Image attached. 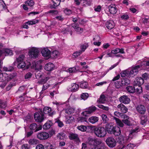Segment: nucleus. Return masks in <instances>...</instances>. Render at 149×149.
I'll return each mask as SVG.
<instances>
[{
  "instance_id": "f03ea898",
  "label": "nucleus",
  "mask_w": 149,
  "mask_h": 149,
  "mask_svg": "<svg viewBox=\"0 0 149 149\" xmlns=\"http://www.w3.org/2000/svg\"><path fill=\"white\" fill-rule=\"evenodd\" d=\"M88 143L89 145L94 147L95 149L97 145L101 143L102 142L97 139L89 137L88 139Z\"/></svg>"
},
{
  "instance_id": "b1692460",
  "label": "nucleus",
  "mask_w": 149,
  "mask_h": 149,
  "mask_svg": "<svg viewBox=\"0 0 149 149\" xmlns=\"http://www.w3.org/2000/svg\"><path fill=\"white\" fill-rule=\"evenodd\" d=\"M134 86H135L134 93H136V94L138 95H139L142 93L143 90L141 86H138L137 85H134Z\"/></svg>"
},
{
  "instance_id": "7c9ffc66",
  "label": "nucleus",
  "mask_w": 149,
  "mask_h": 149,
  "mask_svg": "<svg viewBox=\"0 0 149 149\" xmlns=\"http://www.w3.org/2000/svg\"><path fill=\"white\" fill-rule=\"evenodd\" d=\"M59 55V53L57 51H54L50 53V57H51L53 58H57Z\"/></svg>"
},
{
  "instance_id": "393cba45",
  "label": "nucleus",
  "mask_w": 149,
  "mask_h": 149,
  "mask_svg": "<svg viewBox=\"0 0 149 149\" xmlns=\"http://www.w3.org/2000/svg\"><path fill=\"white\" fill-rule=\"evenodd\" d=\"M43 113L45 114H48L50 116L53 114L51 108L48 107H45L44 108Z\"/></svg>"
},
{
  "instance_id": "20e7f679",
  "label": "nucleus",
  "mask_w": 149,
  "mask_h": 149,
  "mask_svg": "<svg viewBox=\"0 0 149 149\" xmlns=\"http://www.w3.org/2000/svg\"><path fill=\"white\" fill-rule=\"evenodd\" d=\"M39 52L38 48L33 47L30 49L29 53V56L31 58H36L38 57Z\"/></svg>"
},
{
  "instance_id": "4468645a",
  "label": "nucleus",
  "mask_w": 149,
  "mask_h": 149,
  "mask_svg": "<svg viewBox=\"0 0 149 149\" xmlns=\"http://www.w3.org/2000/svg\"><path fill=\"white\" fill-rule=\"evenodd\" d=\"M117 108L118 109V110L123 113H125L127 111V108L122 103L118 104L117 106Z\"/></svg>"
},
{
  "instance_id": "473e14b6",
  "label": "nucleus",
  "mask_w": 149,
  "mask_h": 149,
  "mask_svg": "<svg viewBox=\"0 0 149 149\" xmlns=\"http://www.w3.org/2000/svg\"><path fill=\"white\" fill-rule=\"evenodd\" d=\"M130 83V81L127 78L122 80L121 84L122 85L127 86Z\"/></svg>"
},
{
  "instance_id": "cd10ccee",
  "label": "nucleus",
  "mask_w": 149,
  "mask_h": 149,
  "mask_svg": "<svg viewBox=\"0 0 149 149\" xmlns=\"http://www.w3.org/2000/svg\"><path fill=\"white\" fill-rule=\"evenodd\" d=\"M111 53L114 54H117L118 53L124 54L125 53L124 49L122 48L120 49L119 48H116L111 50Z\"/></svg>"
},
{
  "instance_id": "f704fd0d",
  "label": "nucleus",
  "mask_w": 149,
  "mask_h": 149,
  "mask_svg": "<svg viewBox=\"0 0 149 149\" xmlns=\"http://www.w3.org/2000/svg\"><path fill=\"white\" fill-rule=\"evenodd\" d=\"M101 117L103 123H107L108 122L109 119L106 115L102 114L101 115Z\"/></svg>"
},
{
  "instance_id": "e433bc0d",
  "label": "nucleus",
  "mask_w": 149,
  "mask_h": 149,
  "mask_svg": "<svg viewBox=\"0 0 149 149\" xmlns=\"http://www.w3.org/2000/svg\"><path fill=\"white\" fill-rule=\"evenodd\" d=\"M65 112L67 114H71L74 112L75 110L73 108L70 107L65 110Z\"/></svg>"
},
{
  "instance_id": "69168bd1",
  "label": "nucleus",
  "mask_w": 149,
  "mask_h": 149,
  "mask_svg": "<svg viewBox=\"0 0 149 149\" xmlns=\"http://www.w3.org/2000/svg\"><path fill=\"white\" fill-rule=\"evenodd\" d=\"M36 149H44V147L42 144H39L36 146Z\"/></svg>"
},
{
  "instance_id": "8fccbe9b",
  "label": "nucleus",
  "mask_w": 149,
  "mask_h": 149,
  "mask_svg": "<svg viewBox=\"0 0 149 149\" xmlns=\"http://www.w3.org/2000/svg\"><path fill=\"white\" fill-rule=\"evenodd\" d=\"M88 97V94L87 93H83L81 95V98L84 100H85L87 99Z\"/></svg>"
},
{
  "instance_id": "dca6fc26",
  "label": "nucleus",
  "mask_w": 149,
  "mask_h": 149,
  "mask_svg": "<svg viewBox=\"0 0 149 149\" xmlns=\"http://www.w3.org/2000/svg\"><path fill=\"white\" fill-rule=\"evenodd\" d=\"M144 82L143 79L141 77H138L134 80V85L141 86Z\"/></svg>"
},
{
  "instance_id": "bf43d9fd",
  "label": "nucleus",
  "mask_w": 149,
  "mask_h": 149,
  "mask_svg": "<svg viewBox=\"0 0 149 149\" xmlns=\"http://www.w3.org/2000/svg\"><path fill=\"white\" fill-rule=\"evenodd\" d=\"M68 70L69 72L71 73L76 72L77 70L76 67L70 68Z\"/></svg>"
},
{
  "instance_id": "de8ad7c7",
  "label": "nucleus",
  "mask_w": 149,
  "mask_h": 149,
  "mask_svg": "<svg viewBox=\"0 0 149 149\" xmlns=\"http://www.w3.org/2000/svg\"><path fill=\"white\" fill-rule=\"evenodd\" d=\"M141 123L142 125H143L147 120L146 117L145 116H142L141 118Z\"/></svg>"
},
{
  "instance_id": "6e6552de",
  "label": "nucleus",
  "mask_w": 149,
  "mask_h": 149,
  "mask_svg": "<svg viewBox=\"0 0 149 149\" xmlns=\"http://www.w3.org/2000/svg\"><path fill=\"white\" fill-rule=\"evenodd\" d=\"M68 136L70 140H74L76 142V143L77 144H78L80 142L78 135L77 134L71 133L69 134Z\"/></svg>"
},
{
  "instance_id": "052dcab7",
  "label": "nucleus",
  "mask_w": 149,
  "mask_h": 149,
  "mask_svg": "<svg viewBox=\"0 0 149 149\" xmlns=\"http://www.w3.org/2000/svg\"><path fill=\"white\" fill-rule=\"evenodd\" d=\"M7 104L6 102H3L1 100V102H0V107L1 108H5Z\"/></svg>"
},
{
  "instance_id": "603ef678",
  "label": "nucleus",
  "mask_w": 149,
  "mask_h": 149,
  "mask_svg": "<svg viewBox=\"0 0 149 149\" xmlns=\"http://www.w3.org/2000/svg\"><path fill=\"white\" fill-rule=\"evenodd\" d=\"M24 55H21L17 58V61L18 63L24 61Z\"/></svg>"
},
{
  "instance_id": "774afa93",
  "label": "nucleus",
  "mask_w": 149,
  "mask_h": 149,
  "mask_svg": "<svg viewBox=\"0 0 149 149\" xmlns=\"http://www.w3.org/2000/svg\"><path fill=\"white\" fill-rule=\"evenodd\" d=\"M22 149H29V147L28 144H25L22 146Z\"/></svg>"
},
{
  "instance_id": "13d9d810",
  "label": "nucleus",
  "mask_w": 149,
  "mask_h": 149,
  "mask_svg": "<svg viewBox=\"0 0 149 149\" xmlns=\"http://www.w3.org/2000/svg\"><path fill=\"white\" fill-rule=\"evenodd\" d=\"M72 26L76 31H78V29L79 28V25L77 24L73 23L72 24Z\"/></svg>"
},
{
  "instance_id": "9b49d317",
  "label": "nucleus",
  "mask_w": 149,
  "mask_h": 149,
  "mask_svg": "<svg viewBox=\"0 0 149 149\" xmlns=\"http://www.w3.org/2000/svg\"><path fill=\"white\" fill-rule=\"evenodd\" d=\"M141 66V65H138L133 67L129 72V75L131 76L132 75H136L138 72V69Z\"/></svg>"
},
{
  "instance_id": "58836bf2",
  "label": "nucleus",
  "mask_w": 149,
  "mask_h": 149,
  "mask_svg": "<svg viewBox=\"0 0 149 149\" xmlns=\"http://www.w3.org/2000/svg\"><path fill=\"white\" fill-rule=\"evenodd\" d=\"M17 73L16 72H14L10 74L9 76L7 77V81H8L11 79L13 78L14 77L16 76Z\"/></svg>"
},
{
  "instance_id": "ddd939ff",
  "label": "nucleus",
  "mask_w": 149,
  "mask_h": 149,
  "mask_svg": "<svg viewBox=\"0 0 149 149\" xmlns=\"http://www.w3.org/2000/svg\"><path fill=\"white\" fill-rule=\"evenodd\" d=\"M137 111L141 114H144L146 111V109L145 107L143 105H138L136 108Z\"/></svg>"
},
{
  "instance_id": "4be33fe9",
  "label": "nucleus",
  "mask_w": 149,
  "mask_h": 149,
  "mask_svg": "<svg viewBox=\"0 0 149 149\" xmlns=\"http://www.w3.org/2000/svg\"><path fill=\"white\" fill-rule=\"evenodd\" d=\"M115 24L114 22L112 20H109L106 23V27L109 29H111L113 28Z\"/></svg>"
},
{
  "instance_id": "5fc2aeb1",
  "label": "nucleus",
  "mask_w": 149,
  "mask_h": 149,
  "mask_svg": "<svg viewBox=\"0 0 149 149\" xmlns=\"http://www.w3.org/2000/svg\"><path fill=\"white\" fill-rule=\"evenodd\" d=\"M78 121L80 122H87L86 118L83 117H79L78 118Z\"/></svg>"
},
{
  "instance_id": "1a4fd4ad",
  "label": "nucleus",
  "mask_w": 149,
  "mask_h": 149,
  "mask_svg": "<svg viewBox=\"0 0 149 149\" xmlns=\"http://www.w3.org/2000/svg\"><path fill=\"white\" fill-rule=\"evenodd\" d=\"M119 101L121 103L124 104H128L130 101V99L127 95H123L120 97L119 99Z\"/></svg>"
},
{
  "instance_id": "4d7b16f0",
  "label": "nucleus",
  "mask_w": 149,
  "mask_h": 149,
  "mask_svg": "<svg viewBox=\"0 0 149 149\" xmlns=\"http://www.w3.org/2000/svg\"><path fill=\"white\" fill-rule=\"evenodd\" d=\"M37 128V125L36 123H33L31 124L30 126V128L31 130H36Z\"/></svg>"
},
{
  "instance_id": "864d4df0",
  "label": "nucleus",
  "mask_w": 149,
  "mask_h": 149,
  "mask_svg": "<svg viewBox=\"0 0 149 149\" xmlns=\"http://www.w3.org/2000/svg\"><path fill=\"white\" fill-rule=\"evenodd\" d=\"M77 128L79 130L83 132L86 131L87 129V128L86 126L82 125L78 127Z\"/></svg>"
},
{
  "instance_id": "5701e85b",
  "label": "nucleus",
  "mask_w": 149,
  "mask_h": 149,
  "mask_svg": "<svg viewBox=\"0 0 149 149\" xmlns=\"http://www.w3.org/2000/svg\"><path fill=\"white\" fill-rule=\"evenodd\" d=\"M17 67L19 68H24V70L28 69L29 67L28 65H26V64L24 61L19 62L18 63Z\"/></svg>"
},
{
  "instance_id": "bb28decb",
  "label": "nucleus",
  "mask_w": 149,
  "mask_h": 149,
  "mask_svg": "<svg viewBox=\"0 0 149 149\" xmlns=\"http://www.w3.org/2000/svg\"><path fill=\"white\" fill-rule=\"evenodd\" d=\"M135 86L134 84V86H129L126 87V89L127 92L130 93H134L135 91Z\"/></svg>"
},
{
  "instance_id": "412c9836",
  "label": "nucleus",
  "mask_w": 149,
  "mask_h": 149,
  "mask_svg": "<svg viewBox=\"0 0 149 149\" xmlns=\"http://www.w3.org/2000/svg\"><path fill=\"white\" fill-rule=\"evenodd\" d=\"M109 10L110 13L112 14H115L117 11V8L114 4H111L109 6Z\"/></svg>"
},
{
  "instance_id": "f8f14e48",
  "label": "nucleus",
  "mask_w": 149,
  "mask_h": 149,
  "mask_svg": "<svg viewBox=\"0 0 149 149\" xmlns=\"http://www.w3.org/2000/svg\"><path fill=\"white\" fill-rule=\"evenodd\" d=\"M61 1V0H52L50 4L51 8H56L59 5Z\"/></svg>"
},
{
  "instance_id": "0e129e2a",
  "label": "nucleus",
  "mask_w": 149,
  "mask_h": 149,
  "mask_svg": "<svg viewBox=\"0 0 149 149\" xmlns=\"http://www.w3.org/2000/svg\"><path fill=\"white\" fill-rule=\"evenodd\" d=\"M82 53V51H77L76 52L74 53L73 54V56L75 58L77 57L79 55Z\"/></svg>"
},
{
  "instance_id": "2f4dec72",
  "label": "nucleus",
  "mask_w": 149,
  "mask_h": 149,
  "mask_svg": "<svg viewBox=\"0 0 149 149\" xmlns=\"http://www.w3.org/2000/svg\"><path fill=\"white\" fill-rule=\"evenodd\" d=\"M135 145L133 144H129L127 146L124 145L120 149H133Z\"/></svg>"
},
{
  "instance_id": "a878e982",
  "label": "nucleus",
  "mask_w": 149,
  "mask_h": 149,
  "mask_svg": "<svg viewBox=\"0 0 149 149\" xmlns=\"http://www.w3.org/2000/svg\"><path fill=\"white\" fill-rule=\"evenodd\" d=\"M98 120V117L95 116H93L89 118L88 121L91 123L94 124L97 122Z\"/></svg>"
},
{
  "instance_id": "2eb2a0df",
  "label": "nucleus",
  "mask_w": 149,
  "mask_h": 149,
  "mask_svg": "<svg viewBox=\"0 0 149 149\" xmlns=\"http://www.w3.org/2000/svg\"><path fill=\"white\" fill-rule=\"evenodd\" d=\"M38 20L36 19L28 21L25 22V24L23 25V27L25 29H28L29 28L28 24L33 25L38 23Z\"/></svg>"
},
{
  "instance_id": "49530a36",
  "label": "nucleus",
  "mask_w": 149,
  "mask_h": 149,
  "mask_svg": "<svg viewBox=\"0 0 149 149\" xmlns=\"http://www.w3.org/2000/svg\"><path fill=\"white\" fill-rule=\"evenodd\" d=\"M83 5L85 6L90 5L91 4V1L90 0H83Z\"/></svg>"
},
{
  "instance_id": "a18cd8bd",
  "label": "nucleus",
  "mask_w": 149,
  "mask_h": 149,
  "mask_svg": "<svg viewBox=\"0 0 149 149\" xmlns=\"http://www.w3.org/2000/svg\"><path fill=\"white\" fill-rule=\"evenodd\" d=\"M14 68L13 66H9L8 67H4L3 70L5 71H12L13 70Z\"/></svg>"
},
{
  "instance_id": "423d86ee",
  "label": "nucleus",
  "mask_w": 149,
  "mask_h": 149,
  "mask_svg": "<svg viewBox=\"0 0 149 149\" xmlns=\"http://www.w3.org/2000/svg\"><path fill=\"white\" fill-rule=\"evenodd\" d=\"M106 142L107 145L111 148H113L115 146L116 142L113 138L109 137L107 138L106 140Z\"/></svg>"
},
{
  "instance_id": "7ed1b4c3",
  "label": "nucleus",
  "mask_w": 149,
  "mask_h": 149,
  "mask_svg": "<svg viewBox=\"0 0 149 149\" xmlns=\"http://www.w3.org/2000/svg\"><path fill=\"white\" fill-rule=\"evenodd\" d=\"M34 118L36 121L41 123L44 119V113L42 109H39L38 112L34 114Z\"/></svg>"
},
{
  "instance_id": "c9c22d12",
  "label": "nucleus",
  "mask_w": 149,
  "mask_h": 149,
  "mask_svg": "<svg viewBox=\"0 0 149 149\" xmlns=\"http://www.w3.org/2000/svg\"><path fill=\"white\" fill-rule=\"evenodd\" d=\"M52 125V123L50 121L47 122L43 126L44 129L47 130Z\"/></svg>"
},
{
  "instance_id": "f257e3e1",
  "label": "nucleus",
  "mask_w": 149,
  "mask_h": 149,
  "mask_svg": "<svg viewBox=\"0 0 149 149\" xmlns=\"http://www.w3.org/2000/svg\"><path fill=\"white\" fill-rule=\"evenodd\" d=\"M94 132L96 135L99 137H102L105 136L107 132L103 127H96L94 128Z\"/></svg>"
},
{
  "instance_id": "c85d7f7f",
  "label": "nucleus",
  "mask_w": 149,
  "mask_h": 149,
  "mask_svg": "<svg viewBox=\"0 0 149 149\" xmlns=\"http://www.w3.org/2000/svg\"><path fill=\"white\" fill-rule=\"evenodd\" d=\"M113 119L115 120L116 123L117 125L121 127H123L124 126V123L123 121L120 120L119 119L115 117H113Z\"/></svg>"
},
{
  "instance_id": "0eeeda50",
  "label": "nucleus",
  "mask_w": 149,
  "mask_h": 149,
  "mask_svg": "<svg viewBox=\"0 0 149 149\" xmlns=\"http://www.w3.org/2000/svg\"><path fill=\"white\" fill-rule=\"evenodd\" d=\"M38 139L40 140H45L48 139L49 136V134L45 132H41L38 133L37 135Z\"/></svg>"
},
{
  "instance_id": "aec40b11",
  "label": "nucleus",
  "mask_w": 149,
  "mask_h": 149,
  "mask_svg": "<svg viewBox=\"0 0 149 149\" xmlns=\"http://www.w3.org/2000/svg\"><path fill=\"white\" fill-rule=\"evenodd\" d=\"M54 68V65L52 63H47L45 65L44 67L45 70L48 71L52 70Z\"/></svg>"
},
{
  "instance_id": "ea45409f",
  "label": "nucleus",
  "mask_w": 149,
  "mask_h": 149,
  "mask_svg": "<svg viewBox=\"0 0 149 149\" xmlns=\"http://www.w3.org/2000/svg\"><path fill=\"white\" fill-rule=\"evenodd\" d=\"M45 147L46 149H55V146H53L51 144L49 143H47L45 145Z\"/></svg>"
},
{
  "instance_id": "e2e57ef3",
  "label": "nucleus",
  "mask_w": 149,
  "mask_h": 149,
  "mask_svg": "<svg viewBox=\"0 0 149 149\" xmlns=\"http://www.w3.org/2000/svg\"><path fill=\"white\" fill-rule=\"evenodd\" d=\"M121 84L120 81H117L115 83V87L117 88H119L121 86Z\"/></svg>"
},
{
  "instance_id": "a19ab883",
  "label": "nucleus",
  "mask_w": 149,
  "mask_h": 149,
  "mask_svg": "<svg viewBox=\"0 0 149 149\" xmlns=\"http://www.w3.org/2000/svg\"><path fill=\"white\" fill-rule=\"evenodd\" d=\"M122 121L127 126H130L132 125V123L130 121V118H128V119H123L122 120Z\"/></svg>"
},
{
  "instance_id": "39448f33",
  "label": "nucleus",
  "mask_w": 149,
  "mask_h": 149,
  "mask_svg": "<svg viewBox=\"0 0 149 149\" xmlns=\"http://www.w3.org/2000/svg\"><path fill=\"white\" fill-rule=\"evenodd\" d=\"M96 110V107L95 106H92L86 108L84 111L82 112V114L84 116L87 117L88 116V115L93 113Z\"/></svg>"
},
{
  "instance_id": "a211bd4d",
  "label": "nucleus",
  "mask_w": 149,
  "mask_h": 149,
  "mask_svg": "<svg viewBox=\"0 0 149 149\" xmlns=\"http://www.w3.org/2000/svg\"><path fill=\"white\" fill-rule=\"evenodd\" d=\"M79 89V86L78 84L76 83H73L68 90L72 92H74L77 91Z\"/></svg>"
},
{
  "instance_id": "f3484780",
  "label": "nucleus",
  "mask_w": 149,
  "mask_h": 149,
  "mask_svg": "<svg viewBox=\"0 0 149 149\" xmlns=\"http://www.w3.org/2000/svg\"><path fill=\"white\" fill-rule=\"evenodd\" d=\"M105 127L106 130L109 133L112 134L114 126H113L111 124L109 123L106 125Z\"/></svg>"
},
{
  "instance_id": "72a5a7b5",
  "label": "nucleus",
  "mask_w": 149,
  "mask_h": 149,
  "mask_svg": "<svg viewBox=\"0 0 149 149\" xmlns=\"http://www.w3.org/2000/svg\"><path fill=\"white\" fill-rule=\"evenodd\" d=\"M33 67L36 70L39 71L42 69V65L40 63H39V62H37L35 64V66L33 65Z\"/></svg>"
},
{
  "instance_id": "c03bdc74",
  "label": "nucleus",
  "mask_w": 149,
  "mask_h": 149,
  "mask_svg": "<svg viewBox=\"0 0 149 149\" xmlns=\"http://www.w3.org/2000/svg\"><path fill=\"white\" fill-rule=\"evenodd\" d=\"M4 53H5L6 55H13L12 51L8 49H5L4 50Z\"/></svg>"
},
{
  "instance_id": "6ab92c4d",
  "label": "nucleus",
  "mask_w": 149,
  "mask_h": 149,
  "mask_svg": "<svg viewBox=\"0 0 149 149\" xmlns=\"http://www.w3.org/2000/svg\"><path fill=\"white\" fill-rule=\"evenodd\" d=\"M121 134L120 128L118 126H115L112 134H113L116 136H119Z\"/></svg>"
},
{
  "instance_id": "3c124183",
  "label": "nucleus",
  "mask_w": 149,
  "mask_h": 149,
  "mask_svg": "<svg viewBox=\"0 0 149 149\" xmlns=\"http://www.w3.org/2000/svg\"><path fill=\"white\" fill-rule=\"evenodd\" d=\"M118 141L119 143L123 144L124 142V138L123 136H120L118 137Z\"/></svg>"
},
{
  "instance_id": "c756f323",
  "label": "nucleus",
  "mask_w": 149,
  "mask_h": 149,
  "mask_svg": "<svg viewBox=\"0 0 149 149\" xmlns=\"http://www.w3.org/2000/svg\"><path fill=\"white\" fill-rule=\"evenodd\" d=\"M74 118L72 116H67L66 118L65 122L67 124H69L72 123L74 121Z\"/></svg>"
},
{
  "instance_id": "09e8293b",
  "label": "nucleus",
  "mask_w": 149,
  "mask_h": 149,
  "mask_svg": "<svg viewBox=\"0 0 149 149\" xmlns=\"http://www.w3.org/2000/svg\"><path fill=\"white\" fill-rule=\"evenodd\" d=\"M80 86L83 88H86L88 86V83L86 82H81L80 84Z\"/></svg>"
},
{
  "instance_id": "338daca9",
  "label": "nucleus",
  "mask_w": 149,
  "mask_h": 149,
  "mask_svg": "<svg viewBox=\"0 0 149 149\" xmlns=\"http://www.w3.org/2000/svg\"><path fill=\"white\" fill-rule=\"evenodd\" d=\"M88 44H86L85 45H81V50L82 52L84 51L86 49L87 46Z\"/></svg>"
},
{
  "instance_id": "6e6d98bb",
  "label": "nucleus",
  "mask_w": 149,
  "mask_h": 149,
  "mask_svg": "<svg viewBox=\"0 0 149 149\" xmlns=\"http://www.w3.org/2000/svg\"><path fill=\"white\" fill-rule=\"evenodd\" d=\"M98 107L100 108L103 109L105 111H108L109 110V107H108L104 106L102 105H99Z\"/></svg>"
},
{
  "instance_id": "37998d69",
  "label": "nucleus",
  "mask_w": 149,
  "mask_h": 149,
  "mask_svg": "<svg viewBox=\"0 0 149 149\" xmlns=\"http://www.w3.org/2000/svg\"><path fill=\"white\" fill-rule=\"evenodd\" d=\"M49 79V77H47L44 79H42L39 80L38 82V83L39 84H42L45 83L47 80Z\"/></svg>"
},
{
  "instance_id": "680f3d73",
  "label": "nucleus",
  "mask_w": 149,
  "mask_h": 149,
  "mask_svg": "<svg viewBox=\"0 0 149 149\" xmlns=\"http://www.w3.org/2000/svg\"><path fill=\"white\" fill-rule=\"evenodd\" d=\"M26 2V3L29 6H32L34 4V2L32 0H28Z\"/></svg>"
},
{
  "instance_id": "4c0bfd02",
  "label": "nucleus",
  "mask_w": 149,
  "mask_h": 149,
  "mask_svg": "<svg viewBox=\"0 0 149 149\" xmlns=\"http://www.w3.org/2000/svg\"><path fill=\"white\" fill-rule=\"evenodd\" d=\"M28 142L31 145H36L38 143V141L35 139H30L29 140Z\"/></svg>"
},
{
  "instance_id": "9d476101",
  "label": "nucleus",
  "mask_w": 149,
  "mask_h": 149,
  "mask_svg": "<svg viewBox=\"0 0 149 149\" xmlns=\"http://www.w3.org/2000/svg\"><path fill=\"white\" fill-rule=\"evenodd\" d=\"M41 53L42 56L48 58L50 57V52L47 48H44L42 49Z\"/></svg>"
},
{
  "instance_id": "79ce46f5",
  "label": "nucleus",
  "mask_w": 149,
  "mask_h": 149,
  "mask_svg": "<svg viewBox=\"0 0 149 149\" xmlns=\"http://www.w3.org/2000/svg\"><path fill=\"white\" fill-rule=\"evenodd\" d=\"M106 100V97L104 95H101L99 100L98 102L100 103H103Z\"/></svg>"
}]
</instances>
